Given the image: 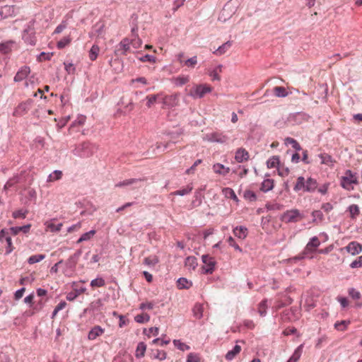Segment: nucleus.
Returning <instances> with one entry per match:
<instances>
[{
	"mask_svg": "<svg viewBox=\"0 0 362 362\" xmlns=\"http://www.w3.org/2000/svg\"><path fill=\"white\" fill-rule=\"evenodd\" d=\"M142 40L134 33L131 37H125L119 44V48L115 50V54L120 53L123 55H127L129 53H133L135 50L141 47Z\"/></svg>",
	"mask_w": 362,
	"mask_h": 362,
	"instance_id": "f257e3e1",
	"label": "nucleus"
},
{
	"mask_svg": "<svg viewBox=\"0 0 362 362\" xmlns=\"http://www.w3.org/2000/svg\"><path fill=\"white\" fill-rule=\"evenodd\" d=\"M318 187L317 180L311 177L305 180L303 176L297 178L293 189L296 192H314Z\"/></svg>",
	"mask_w": 362,
	"mask_h": 362,
	"instance_id": "f03ea898",
	"label": "nucleus"
},
{
	"mask_svg": "<svg viewBox=\"0 0 362 362\" xmlns=\"http://www.w3.org/2000/svg\"><path fill=\"white\" fill-rule=\"evenodd\" d=\"M358 184V176L356 173L350 170L345 171L344 175L340 179V185L342 188L348 191H352L355 186Z\"/></svg>",
	"mask_w": 362,
	"mask_h": 362,
	"instance_id": "7ed1b4c3",
	"label": "nucleus"
},
{
	"mask_svg": "<svg viewBox=\"0 0 362 362\" xmlns=\"http://www.w3.org/2000/svg\"><path fill=\"white\" fill-rule=\"evenodd\" d=\"M305 215L299 209H292L286 211L281 216V220L285 223H298L303 220Z\"/></svg>",
	"mask_w": 362,
	"mask_h": 362,
	"instance_id": "20e7f679",
	"label": "nucleus"
},
{
	"mask_svg": "<svg viewBox=\"0 0 362 362\" xmlns=\"http://www.w3.org/2000/svg\"><path fill=\"white\" fill-rule=\"evenodd\" d=\"M0 254L5 252L6 255H8L14 250L8 230L2 229L0 231Z\"/></svg>",
	"mask_w": 362,
	"mask_h": 362,
	"instance_id": "39448f33",
	"label": "nucleus"
},
{
	"mask_svg": "<svg viewBox=\"0 0 362 362\" xmlns=\"http://www.w3.org/2000/svg\"><path fill=\"white\" fill-rule=\"evenodd\" d=\"M211 90L212 88L206 83L196 84L190 89L189 95L194 98H202Z\"/></svg>",
	"mask_w": 362,
	"mask_h": 362,
	"instance_id": "423d86ee",
	"label": "nucleus"
},
{
	"mask_svg": "<svg viewBox=\"0 0 362 362\" xmlns=\"http://www.w3.org/2000/svg\"><path fill=\"white\" fill-rule=\"evenodd\" d=\"M320 245V241L319 238L316 236L312 238L310 241L307 243L305 247L304 248L303 251V257H309L312 259L313 257L310 256V254L313 253L317 250V247Z\"/></svg>",
	"mask_w": 362,
	"mask_h": 362,
	"instance_id": "0eeeda50",
	"label": "nucleus"
},
{
	"mask_svg": "<svg viewBox=\"0 0 362 362\" xmlns=\"http://www.w3.org/2000/svg\"><path fill=\"white\" fill-rule=\"evenodd\" d=\"M180 95L178 93H174L172 95H163L160 98V102L163 105L168 107H173L178 105Z\"/></svg>",
	"mask_w": 362,
	"mask_h": 362,
	"instance_id": "6e6552de",
	"label": "nucleus"
},
{
	"mask_svg": "<svg viewBox=\"0 0 362 362\" xmlns=\"http://www.w3.org/2000/svg\"><path fill=\"white\" fill-rule=\"evenodd\" d=\"M202 261L204 265L202 267V271L203 274H211L215 267V261L209 255H203Z\"/></svg>",
	"mask_w": 362,
	"mask_h": 362,
	"instance_id": "1a4fd4ad",
	"label": "nucleus"
},
{
	"mask_svg": "<svg viewBox=\"0 0 362 362\" xmlns=\"http://www.w3.org/2000/svg\"><path fill=\"white\" fill-rule=\"evenodd\" d=\"M18 8L16 6L6 5L0 9V17L7 18L9 16H16L18 13Z\"/></svg>",
	"mask_w": 362,
	"mask_h": 362,
	"instance_id": "9d476101",
	"label": "nucleus"
},
{
	"mask_svg": "<svg viewBox=\"0 0 362 362\" xmlns=\"http://www.w3.org/2000/svg\"><path fill=\"white\" fill-rule=\"evenodd\" d=\"M30 73V69L28 66H22L16 73V76H14V81L16 82H20L24 80L28 77V76Z\"/></svg>",
	"mask_w": 362,
	"mask_h": 362,
	"instance_id": "9b49d317",
	"label": "nucleus"
},
{
	"mask_svg": "<svg viewBox=\"0 0 362 362\" xmlns=\"http://www.w3.org/2000/svg\"><path fill=\"white\" fill-rule=\"evenodd\" d=\"M30 103L28 101L20 103L13 112V116L21 117L25 114L30 107Z\"/></svg>",
	"mask_w": 362,
	"mask_h": 362,
	"instance_id": "f8f14e48",
	"label": "nucleus"
},
{
	"mask_svg": "<svg viewBox=\"0 0 362 362\" xmlns=\"http://www.w3.org/2000/svg\"><path fill=\"white\" fill-rule=\"evenodd\" d=\"M345 249L351 255H356L361 252L362 245L356 241H353L349 243Z\"/></svg>",
	"mask_w": 362,
	"mask_h": 362,
	"instance_id": "ddd939ff",
	"label": "nucleus"
},
{
	"mask_svg": "<svg viewBox=\"0 0 362 362\" xmlns=\"http://www.w3.org/2000/svg\"><path fill=\"white\" fill-rule=\"evenodd\" d=\"M23 38L28 43L34 45L35 44L36 40L35 37V32L33 28L28 27L26 30H25Z\"/></svg>",
	"mask_w": 362,
	"mask_h": 362,
	"instance_id": "4468645a",
	"label": "nucleus"
},
{
	"mask_svg": "<svg viewBox=\"0 0 362 362\" xmlns=\"http://www.w3.org/2000/svg\"><path fill=\"white\" fill-rule=\"evenodd\" d=\"M104 332V329L98 325H96L93 327L88 332V338L89 340H95L97 337L101 336Z\"/></svg>",
	"mask_w": 362,
	"mask_h": 362,
	"instance_id": "2eb2a0df",
	"label": "nucleus"
},
{
	"mask_svg": "<svg viewBox=\"0 0 362 362\" xmlns=\"http://www.w3.org/2000/svg\"><path fill=\"white\" fill-rule=\"evenodd\" d=\"M249 158V153L245 148H239L235 152V160L238 163H243L247 160Z\"/></svg>",
	"mask_w": 362,
	"mask_h": 362,
	"instance_id": "dca6fc26",
	"label": "nucleus"
},
{
	"mask_svg": "<svg viewBox=\"0 0 362 362\" xmlns=\"http://www.w3.org/2000/svg\"><path fill=\"white\" fill-rule=\"evenodd\" d=\"M45 226L46 231H49L52 233H57L61 230L63 224L59 223V224L56 225L53 222V220H50V221H46L45 223Z\"/></svg>",
	"mask_w": 362,
	"mask_h": 362,
	"instance_id": "f3484780",
	"label": "nucleus"
},
{
	"mask_svg": "<svg viewBox=\"0 0 362 362\" xmlns=\"http://www.w3.org/2000/svg\"><path fill=\"white\" fill-rule=\"evenodd\" d=\"M349 213V217L352 220H356L360 215V208L357 204H351L346 210Z\"/></svg>",
	"mask_w": 362,
	"mask_h": 362,
	"instance_id": "a211bd4d",
	"label": "nucleus"
},
{
	"mask_svg": "<svg viewBox=\"0 0 362 362\" xmlns=\"http://www.w3.org/2000/svg\"><path fill=\"white\" fill-rule=\"evenodd\" d=\"M233 233L238 238L243 240L247 235V229L243 226H238L233 229Z\"/></svg>",
	"mask_w": 362,
	"mask_h": 362,
	"instance_id": "6ab92c4d",
	"label": "nucleus"
},
{
	"mask_svg": "<svg viewBox=\"0 0 362 362\" xmlns=\"http://www.w3.org/2000/svg\"><path fill=\"white\" fill-rule=\"evenodd\" d=\"M319 157L321 159V163L327 165L328 166H333L335 160L332 158V157L327 153H321L319 155Z\"/></svg>",
	"mask_w": 362,
	"mask_h": 362,
	"instance_id": "aec40b11",
	"label": "nucleus"
},
{
	"mask_svg": "<svg viewBox=\"0 0 362 362\" xmlns=\"http://www.w3.org/2000/svg\"><path fill=\"white\" fill-rule=\"evenodd\" d=\"M204 305L201 303H196L192 309L193 315L197 319H201L203 317Z\"/></svg>",
	"mask_w": 362,
	"mask_h": 362,
	"instance_id": "412c9836",
	"label": "nucleus"
},
{
	"mask_svg": "<svg viewBox=\"0 0 362 362\" xmlns=\"http://www.w3.org/2000/svg\"><path fill=\"white\" fill-rule=\"evenodd\" d=\"M146 351V345L144 344V342H139L136 349L135 356L137 358H141L144 357L145 355Z\"/></svg>",
	"mask_w": 362,
	"mask_h": 362,
	"instance_id": "4be33fe9",
	"label": "nucleus"
},
{
	"mask_svg": "<svg viewBox=\"0 0 362 362\" xmlns=\"http://www.w3.org/2000/svg\"><path fill=\"white\" fill-rule=\"evenodd\" d=\"M192 286V283L185 278H180L177 281V286L179 289H188Z\"/></svg>",
	"mask_w": 362,
	"mask_h": 362,
	"instance_id": "5701e85b",
	"label": "nucleus"
},
{
	"mask_svg": "<svg viewBox=\"0 0 362 362\" xmlns=\"http://www.w3.org/2000/svg\"><path fill=\"white\" fill-rule=\"evenodd\" d=\"M273 93L275 96L279 98L286 97L288 95V92L282 86H275L273 88Z\"/></svg>",
	"mask_w": 362,
	"mask_h": 362,
	"instance_id": "b1692460",
	"label": "nucleus"
},
{
	"mask_svg": "<svg viewBox=\"0 0 362 362\" xmlns=\"http://www.w3.org/2000/svg\"><path fill=\"white\" fill-rule=\"evenodd\" d=\"M189 81V76H179L173 78V82L177 86H182Z\"/></svg>",
	"mask_w": 362,
	"mask_h": 362,
	"instance_id": "393cba45",
	"label": "nucleus"
},
{
	"mask_svg": "<svg viewBox=\"0 0 362 362\" xmlns=\"http://www.w3.org/2000/svg\"><path fill=\"white\" fill-rule=\"evenodd\" d=\"M185 264L189 269H194L197 266V258L193 256L187 257L185 259Z\"/></svg>",
	"mask_w": 362,
	"mask_h": 362,
	"instance_id": "a878e982",
	"label": "nucleus"
},
{
	"mask_svg": "<svg viewBox=\"0 0 362 362\" xmlns=\"http://www.w3.org/2000/svg\"><path fill=\"white\" fill-rule=\"evenodd\" d=\"M274 187V180L272 179H266L262 182L261 190L267 192Z\"/></svg>",
	"mask_w": 362,
	"mask_h": 362,
	"instance_id": "bb28decb",
	"label": "nucleus"
},
{
	"mask_svg": "<svg viewBox=\"0 0 362 362\" xmlns=\"http://www.w3.org/2000/svg\"><path fill=\"white\" fill-rule=\"evenodd\" d=\"M351 324V322L349 320H341V321H337L334 324V328L337 329L338 331H345L348 326Z\"/></svg>",
	"mask_w": 362,
	"mask_h": 362,
	"instance_id": "cd10ccee",
	"label": "nucleus"
},
{
	"mask_svg": "<svg viewBox=\"0 0 362 362\" xmlns=\"http://www.w3.org/2000/svg\"><path fill=\"white\" fill-rule=\"evenodd\" d=\"M303 350V345H300L298 346V348L295 350L293 355L290 357L288 361L287 362H296L299 360L300 358L301 354Z\"/></svg>",
	"mask_w": 362,
	"mask_h": 362,
	"instance_id": "c85d7f7f",
	"label": "nucleus"
},
{
	"mask_svg": "<svg viewBox=\"0 0 362 362\" xmlns=\"http://www.w3.org/2000/svg\"><path fill=\"white\" fill-rule=\"evenodd\" d=\"M140 181H141V179H134V178L127 179V180H123L122 182H119L118 183H117L115 185V187H126V186H129V185L135 184Z\"/></svg>",
	"mask_w": 362,
	"mask_h": 362,
	"instance_id": "c756f323",
	"label": "nucleus"
},
{
	"mask_svg": "<svg viewBox=\"0 0 362 362\" xmlns=\"http://www.w3.org/2000/svg\"><path fill=\"white\" fill-rule=\"evenodd\" d=\"M159 262L158 257L156 255H151L144 258V264L149 267H153Z\"/></svg>",
	"mask_w": 362,
	"mask_h": 362,
	"instance_id": "7c9ffc66",
	"label": "nucleus"
},
{
	"mask_svg": "<svg viewBox=\"0 0 362 362\" xmlns=\"http://www.w3.org/2000/svg\"><path fill=\"white\" fill-rule=\"evenodd\" d=\"M162 93L150 95L146 96L147 103L146 105L148 107H151L152 105H153L157 100H160L161 98Z\"/></svg>",
	"mask_w": 362,
	"mask_h": 362,
	"instance_id": "2f4dec72",
	"label": "nucleus"
},
{
	"mask_svg": "<svg viewBox=\"0 0 362 362\" xmlns=\"http://www.w3.org/2000/svg\"><path fill=\"white\" fill-rule=\"evenodd\" d=\"M279 165V156H274L270 158L267 161V166L268 168H277Z\"/></svg>",
	"mask_w": 362,
	"mask_h": 362,
	"instance_id": "473e14b6",
	"label": "nucleus"
},
{
	"mask_svg": "<svg viewBox=\"0 0 362 362\" xmlns=\"http://www.w3.org/2000/svg\"><path fill=\"white\" fill-rule=\"evenodd\" d=\"M20 182V177L18 175L13 176V177L10 178L6 183L5 184L4 187V190L8 189L10 187H13L16 184Z\"/></svg>",
	"mask_w": 362,
	"mask_h": 362,
	"instance_id": "72a5a7b5",
	"label": "nucleus"
},
{
	"mask_svg": "<svg viewBox=\"0 0 362 362\" xmlns=\"http://www.w3.org/2000/svg\"><path fill=\"white\" fill-rule=\"evenodd\" d=\"M42 307H43V302L41 300L38 302L37 305H35L33 308V310L26 311L25 315L27 316H32V315H35V313H38L39 311H40L42 309Z\"/></svg>",
	"mask_w": 362,
	"mask_h": 362,
	"instance_id": "f704fd0d",
	"label": "nucleus"
},
{
	"mask_svg": "<svg viewBox=\"0 0 362 362\" xmlns=\"http://www.w3.org/2000/svg\"><path fill=\"white\" fill-rule=\"evenodd\" d=\"M45 258V255H42V254L35 255L30 256L28 258V262L30 264H33L35 263L40 262V261H42Z\"/></svg>",
	"mask_w": 362,
	"mask_h": 362,
	"instance_id": "c9c22d12",
	"label": "nucleus"
},
{
	"mask_svg": "<svg viewBox=\"0 0 362 362\" xmlns=\"http://www.w3.org/2000/svg\"><path fill=\"white\" fill-rule=\"evenodd\" d=\"M192 187L191 185H187L185 188L182 189H179L177 191H175L172 193L173 195H179V196H184L186 194H189L192 190Z\"/></svg>",
	"mask_w": 362,
	"mask_h": 362,
	"instance_id": "e433bc0d",
	"label": "nucleus"
},
{
	"mask_svg": "<svg viewBox=\"0 0 362 362\" xmlns=\"http://www.w3.org/2000/svg\"><path fill=\"white\" fill-rule=\"evenodd\" d=\"M100 48L98 45H93L89 52V58L91 61H95L98 55Z\"/></svg>",
	"mask_w": 362,
	"mask_h": 362,
	"instance_id": "4c0bfd02",
	"label": "nucleus"
},
{
	"mask_svg": "<svg viewBox=\"0 0 362 362\" xmlns=\"http://www.w3.org/2000/svg\"><path fill=\"white\" fill-rule=\"evenodd\" d=\"M62 177V172L61 170H54L52 173H51L47 178V182H54L56 180H59Z\"/></svg>",
	"mask_w": 362,
	"mask_h": 362,
	"instance_id": "58836bf2",
	"label": "nucleus"
},
{
	"mask_svg": "<svg viewBox=\"0 0 362 362\" xmlns=\"http://www.w3.org/2000/svg\"><path fill=\"white\" fill-rule=\"evenodd\" d=\"M241 346L240 345L235 344L232 350L228 351V360H231L237 354H238L241 351Z\"/></svg>",
	"mask_w": 362,
	"mask_h": 362,
	"instance_id": "ea45409f",
	"label": "nucleus"
},
{
	"mask_svg": "<svg viewBox=\"0 0 362 362\" xmlns=\"http://www.w3.org/2000/svg\"><path fill=\"white\" fill-rule=\"evenodd\" d=\"M28 213V210L19 209V210H16V211H13L12 214V216L16 219H17V218L24 219L26 217Z\"/></svg>",
	"mask_w": 362,
	"mask_h": 362,
	"instance_id": "a19ab883",
	"label": "nucleus"
},
{
	"mask_svg": "<svg viewBox=\"0 0 362 362\" xmlns=\"http://www.w3.org/2000/svg\"><path fill=\"white\" fill-rule=\"evenodd\" d=\"M95 234V230H92L89 232L83 233L81 237L77 240V243H81L83 241L89 240Z\"/></svg>",
	"mask_w": 362,
	"mask_h": 362,
	"instance_id": "79ce46f5",
	"label": "nucleus"
},
{
	"mask_svg": "<svg viewBox=\"0 0 362 362\" xmlns=\"http://www.w3.org/2000/svg\"><path fill=\"white\" fill-rule=\"evenodd\" d=\"M13 42L11 41L0 44V52L6 54L11 52Z\"/></svg>",
	"mask_w": 362,
	"mask_h": 362,
	"instance_id": "37998d69",
	"label": "nucleus"
},
{
	"mask_svg": "<svg viewBox=\"0 0 362 362\" xmlns=\"http://www.w3.org/2000/svg\"><path fill=\"white\" fill-rule=\"evenodd\" d=\"M134 320L139 323H145L149 321L150 316L147 313H141L135 316Z\"/></svg>",
	"mask_w": 362,
	"mask_h": 362,
	"instance_id": "c03bdc74",
	"label": "nucleus"
},
{
	"mask_svg": "<svg viewBox=\"0 0 362 362\" xmlns=\"http://www.w3.org/2000/svg\"><path fill=\"white\" fill-rule=\"evenodd\" d=\"M71 38L69 36L64 37L57 42V47L59 49H63L66 46L70 44Z\"/></svg>",
	"mask_w": 362,
	"mask_h": 362,
	"instance_id": "a18cd8bd",
	"label": "nucleus"
},
{
	"mask_svg": "<svg viewBox=\"0 0 362 362\" xmlns=\"http://www.w3.org/2000/svg\"><path fill=\"white\" fill-rule=\"evenodd\" d=\"M267 308V300H264L259 304V306H258V312L261 316H264L266 315Z\"/></svg>",
	"mask_w": 362,
	"mask_h": 362,
	"instance_id": "49530a36",
	"label": "nucleus"
},
{
	"mask_svg": "<svg viewBox=\"0 0 362 362\" xmlns=\"http://www.w3.org/2000/svg\"><path fill=\"white\" fill-rule=\"evenodd\" d=\"M349 296L354 300H359L361 297V293L354 288H351L348 290Z\"/></svg>",
	"mask_w": 362,
	"mask_h": 362,
	"instance_id": "de8ad7c7",
	"label": "nucleus"
},
{
	"mask_svg": "<svg viewBox=\"0 0 362 362\" xmlns=\"http://www.w3.org/2000/svg\"><path fill=\"white\" fill-rule=\"evenodd\" d=\"M105 285V281L103 278H97L93 279L90 282V286L93 288L95 287H103Z\"/></svg>",
	"mask_w": 362,
	"mask_h": 362,
	"instance_id": "09e8293b",
	"label": "nucleus"
},
{
	"mask_svg": "<svg viewBox=\"0 0 362 362\" xmlns=\"http://www.w3.org/2000/svg\"><path fill=\"white\" fill-rule=\"evenodd\" d=\"M222 66H217L212 71L210 72L209 75L213 81L219 80V73L221 72Z\"/></svg>",
	"mask_w": 362,
	"mask_h": 362,
	"instance_id": "8fccbe9b",
	"label": "nucleus"
},
{
	"mask_svg": "<svg viewBox=\"0 0 362 362\" xmlns=\"http://www.w3.org/2000/svg\"><path fill=\"white\" fill-rule=\"evenodd\" d=\"M174 345L180 350L184 351L189 349V346L180 340L175 339L173 341Z\"/></svg>",
	"mask_w": 362,
	"mask_h": 362,
	"instance_id": "3c124183",
	"label": "nucleus"
},
{
	"mask_svg": "<svg viewBox=\"0 0 362 362\" xmlns=\"http://www.w3.org/2000/svg\"><path fill=\"white\" fill-rule=\"evenodd\" d=\"M286 143L291 144L292 146V147L297 151H300L301 149V147H300V144H298V142L293 138H291V137L286 138Z\"/></svg>",
	"mask_w": 362,
	"mask_h": 362,
	"instance_id": "603ef678",
	"label": "nucleus"
},
{
	"mask_svg": "<svg viewBox=\"0 0 362 362\" xmlns=\"http://www.w3.org/2000/svg\"><path fill=\"white\" fill-rule=\"evenodd\" d=\"M167 354L164 351L156 349L153 353V357L159 361H163L166 358Z\"/></svg>",
	"mask_w": 362,
	"mask_h": 362,
	"instance_id": "864d4df0",
	"label": "nucleus"
},
{
	"mask_svg": "<svg viewBox=\"0 0 362 362\" xmlns=\"http://www.w3.org/2000/svg\"><path fill=\"white\" fill-rule=\"evenodd\" d=\"M330 183L326 182L319 187H317V189L319 193H320L322 195H325L327 194L329 187Z\"/></svg>",
	"mask_w": 362,
	"mask_h": 362,
	"instance_id": "5fc2aeb1",
	"label": "nucleus"
},
{
	"mask_svg": "<svg viewBox=\"0 0 362 362\" xmlns=\"http://www.w3.org/2000/svg\"><path fill=\"white\" fill-rule=\"evenodd\" d=\"M197 64V57H193L186 61L184 62V65L187 67H194L195 65Z\"/></svg>",
	"mask_w": 362,
	"mask_h": 362,
	"instance_id": "6e6d98bb",
	"label": "nucleus"
},
{
	"mask_svg": "<svg viewBox=\"0 0 362 362\" xmlns=\"http://www.w3.org/2000/svg\"><path fill=\"white\" fill-rule=\"evenodd\" d=\"M142 62H148L150 63H155L156 58L154 56L146 54L139 59Z\"/></svg>",
	"mask_w": 362,
	"mask_h": 362,
	"instance_id": "4d7b16f0",
	"label": "nucleus"
},
{
	"mask_svg": "<svg viewBox=\"0 0 362 362\" xmlns=\"http://www.w3.org/2000/svg\"><path fill=\"white\" fill-rule=\"evenodd\" d=\"M66 306V303L65 301L60 302L54 308L53 313H52V317H54L57 313L62 309H64Z\"/></svg>",
	"mask_w": 362,
	"mask_h": 362,
	"instance_id": "13d9d810",
	"label": "nucleus"
},
{
	"mask_svg": "<svg viewBox=\"0 0 362 362\" xmlns=\"http://www.w3.org/2000/svg\"><path fill=\"white\" fill-rule=\"evenodd\" d=\"M200 358L197 354L190 353L187 359V362H199Z\"/></svg>",
	"mask_w": 362,
	"mask_h": 362,
	"instance_id": "bf43d9fd",
	"label": "nucleus"
},
{
	"mask_svg": "<svg viewBox=\"0 0 362 362\" xmlns=\"http://www.w3.org/2000/svg\"><path fill=\"white\" fill-rule=\"evenodd\" d=\"M53 55L52 53H45V52H42L40 53V54L38 56V61L40 62H42V61H45V60H50L52 56Z\"/></svg>",
	"mask_w": 362,
	"mask_h": 362,
	"instance_id": "052dcab7",
	"label": "nucleus"
},
{
	"mask_svg": "<svg viewBox=\"0 0 362 362\" xmlns=\"http://www.w3.org/2000/svg\"><path fill=\"white\" fill-rule=\"evenodd\" d=\"M351 268H358L362 267V255L358 257L356 260L352 262L350 264Z\"/></svg>",
	"mask_w": 362,
	"mask_h": 362,
	"instance_id": "680f3d73",
	"label": "nucleus"
},
{
	"mask_svg": "<svg viewBox=\"0 0 362 362\" xmlns=\"http://www.w3.org/2000/svg\"><path fill=\"white\" fill-rule=\"evenodd\" d=\"M201 163H202V160L201 159L197 160L194 162V163L192 165V166L186 170V172H185L186 174H187V175L193 174L194 173V171H195L196 167L199 164H200Z\"/></svg>",
	"mask_w": 362,
	"mask_h": 362,
	"instance_id": "e2e57ef3",
	"label": "nucleus"
},
{
	"mask_svg": "<svg viewBox=\"0 0 362 362\" xmlns=\"http://www.w3.org/2000/svg\"><path fill=\"white\" fill-rule=\"evenodd\" d=\"M169 342H170V340H164V339H161L160 338L155 339L152 341V344H159L160 346H162L168 344Z\"/></svg>",
	"mask_w": 362,
	"mask_h": 362,
	"instance_id": "0e129e2a",
	"label": "nucleus"
},
{
	"mask_svg": "<svg viewBox=\"0 0 362 362\" xmlns=\"http://www.w3.org/2000/svg\"><path fill=\"white\" fill-rule=\"evenodd\" d=\"M64 69L68 72V74H74L75 67L71 63H64Z\"/></svg>",
	"mask_w": 362,
	"mask_h": 362,
	"instance_id": "69168bd1",
	"label": "nucleus"
},
{
	"mask_svg": "<svg viewBox=\"0 0 362 362\" xmlns=\"http://www.w3.org/2000/svg\"><path fill=\"white\" fill-rule=\"evenodd\" d=\"M279 175L281 177L287 176L289 174V170L288 168L278 167Z\"/></svg>",
	"mask_w": 362,
	"mask_h": 362,
	"instance_id": "338daca9",
	"label": "nucleus"
},
{
	"mask_svg": "<svg viewBox=\"0 0 362 362\" xmlns=\"http://www.w3.org/2000/svg\"><path fill=\"white\" fill-rule=\"evenodd\" d=\"M81 228V223L78 222L75 225L71 226L67 230L68 233H72L76 230H78Z\"/></svg>",
	"mask_w": 362,
	"mask_h": 362,
	"instance_id": "774afa93",
	"label": "nucleus"
}]
</instances>
